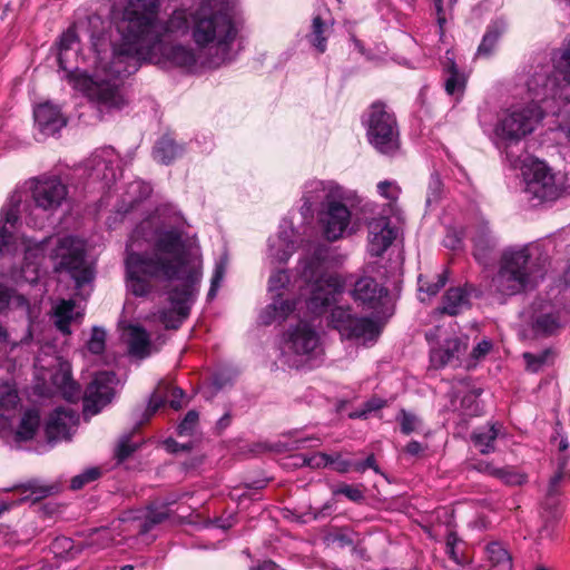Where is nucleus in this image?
I'll return each mask as SVG.
<instances>
[{
    "mask_svg": "<svg viewBox=\"0 0 570 570\" xmlns=\"http://www.w3.org/2000/svg\"><path fill=\"white\" fill-rule=\"evenodd\" d=\"M20 399L14 389H8L0 394V420L9 421L10 416L6 412L14 410Z\"/></svg>",
    "mask_w": 570,
    "mask_h": 570,
    "instance_id": "57",
    "label": "nucleus"
},
{
    "mask_svg": "<svg viewBox=\"0 0 570 570\" xmlns=\"http://www.w3.org/2000/svg\"><path fill=\"white\" fill-rule=\"evenodd\" d=\"M368 229V238L372 236H381L387 234V232H395V229L391 226V220L386 216H380L377 218H372L367 223Z\"/></svg>",
    "mask_w": 570,
    "mask_h": 570,
    "instance_id": "63",
    "label": "nucleus"
},
{
    "mask_svg": "<svg viewBox=\"0 0 570 570\" xmlns=\"http://www.w3.org/2000/svg\"><path fill=\"white\" fill-rule=\"evenodd\" d=\"M442 187L443 183L441 180L440 174L436 170L432 171L428 185V195L425 200L426 207L436 204L441 199Z\"/></svg>",
    "mask_w": 570,
    "mask_h": 570,
    "instance_id": "59",
    "label": "nucleus"
},
{
    "mask_svg": "<svg viewBox=\"0 0 570 570\" xmlns=\"http://www.w3.org/2000/svg\"><path fill=\"white\" fill-rule=\"evenodd\" d=\"M351 295L358 305L376 308L389 295V288L372 276H362L354 282Z\"/></svg>",
    "mask_w": 570,
    "mask_h": 570,
    "instance_id": "26",
    "label": "nucleus"
},
{
    "mask_svg": "<svg viewBox=\"0 0 570 570\" xmlns=\"http://www.w3.org/2000/svg\"><path fill=\"white\" fill-rule=\"evenodd\" d=\"M554 355L551 347H547L539 353L524 352L522 357L525 362V368L529 372L538 373L544 365L548 364L549 358Z\"/></svg>",
    "mask_w": 570,
    "mask_h": 570,
    "instance_id": "51",
    "label": "nucleus"
},
{
    "mask_svg": "<svg viewBox=\"0 0 570 570\" xmlns=\"http://www.w3.org/2000/svg\"><path fill=\"white\" fill-rule=\"evenodd\" d=\"M41 425L40 411L37 407L24 410L19 424L14 431V441L26 443L35 439Z\"/></svg>",
    "mask_w": 570,
    "mask_h": 570,
    "instance_id": "31",
    "label": "nucleus"
},
{
    "mask_svg": "<svg viewBox=\"0 0 570 570\" xmlns=\"http://www.w3.org/2000/svg\"><path fill=\"white\" fill-rule=\"evenodd\" d=\"M40 265L22 262L20 277L30 285H37L40 279Z\"/></svg>",
    "mask_w": 570,
    "mask_h": 570,
    "instance_id": "64",
    "label": "nucleus"
},
{
    "mask_svg": "<svg viewBox=\"0 0 570 570\" xmlns=\"http://www.w3.org/2000/svg\"><path fill=\"white\" fill-rule=\"evenodd\" d=\"M471 242L472 256L475 262L483 267L490 266L495 258L499 240L490 228L488 220L482 218L478 222Z\"/></svg>",
    "mask_w": 570,
    "mask_h": 570,
    "instance_id": "22",
    "label": "nucleus"
},
{
    "mask_svg": "<svg viewBox=\"0 0 570 570\" xmlns=\"http://www.w3.org/2000/svg\"><path fill=\"white\" fill-rule=\"evenodd\" d=\"M297 232L293 222L284 217L278 226V232L275 237L268 238L269 256L276 259L279 264H285L291 256L297 250L298 244L295 238Z\"/></svg>",
    "mask_w": 570,
    "mask_h": 570,
    "instance_id": "24",
    "label": "nucleus"
},
{
    "mask_svg": "<svg viewBox=\"0 0 570 570\" xmlns=\"http://www.w3.org/2000/svg\"><path fill=\"white\" fill-rule=\"evenodd\" d=\"M131 238H140L151 244L150 252H140L148 257L197 263V258L193 257L191 249L184 239L183 230L176 226L167 228L164 224L154 225L150 219H144L134 228Z\"/></svg>",
    "mask_w": 570,
    "mask_h": 570,
    "instance_id": "7",
    "label": "nucleus"
},
{
    "mask_svg": "<svg viewBox=\"0 0 570 570\" xmlns=\"http://www.w3.org/2000/svg\"><path fill=\"white\" fill-rule=\"evenodd\" d=\"M106 331L101 326H94L91 328L90 337L87 342V348L91 354L100 355L106 348Z\"/></svg>",
    "mask_w": 570,
    "mask_h": 570,
    "instance_id": "54",
    "label": "nucleus"
},
{
    "mask_svg": "<svg viewBox=\"0 0 570 570\" xmlns=\"http://www.w3.org/2000/svg\"><path fill=\"white\" fill-rule=\"evenodd\" d=\"M80 385L71 376H63L61 384L62 397L71 404L79 401Z\"/></svg>",
    "mask_w": 570,
    "mask_h": 570,
    "instance_id": "61",
    "label": "nucleus"
},
{
    "mask_svg": "<svg viewBox=\"0 0 570 570\" xmlns=\"http://www.w3.org/2000/svg\"><path fill=\"white\" fill-rule=\"evenodd\" d=\"M330 187V181L324 180H312L305 184L304 193H303V204L299 208V214L303 218L304 223H309L314 218V209L313 206L322 200L323 195L327 191Z\"/></svg>",
    "mask_w": 570,
    "mask_h": 570,
    "instance_id": "30",
    "label": "nucleus"
},
{
    "mask_svg": "<svg viewBox=\"0 0 570 570\" xmlns=\"http://www.w3.org/2000/svg\"><path fill=\"white\" fill-rule=\"evenodd\" d=\"M48 548L56 559L71 560L83 550L85 544L75 542L72 537H53Z\"/></svg>",
    "mask_w": 570,
    "mask_h": 570,
    "instance_id": "39",
    "label": "nucleus"
},
{
    "mask_svg": "<svg viewBox=\"0 0 570 570\" xmlns=\"http://www.w3.org/2000/svg\"><path fill=\"white\" fill-rule=\"evenodd\" d=\"M368 142L381 154L393 155L399 149L397 122L381 101L373 102L363 116Z\"/></svg>",
    "mask_w": 570,
    "mask_h": 570,
    "instance_id": "10",
    "label": "nucleus"
},
{
    "mask_svg": "<svg viewBox=\"0 0 570 570\" xmlns=\"http://www.w3.org/2000/svg\"><path fill=\"white\" fill-rule=\"evenodd\" d=\"M52 259L59 258L55 264L56 273H67L75 282L76 288H81L94 279V272L86 266V253L73 247L71 237L57 239V245L50 250Z\"/></svg>",
    "mask_w": 570,
    "mask_h": 570,
    "instance_id": "12",
    "label": "nucleus"
},
{
    "mask_svg": "<svg viewBox=\"0 0 570 570\" xmlns=\"http://www.w3.org/2000/svg\"><path fill=\"white\" fill-rule=\"evenodd\" d=\"M462 347H465V345H463L460 337H449L444 340L439 348L432 351L431 360L432 362L436 363L438 366L444 367L454 358L459 360V353L461 352Z\"/></svg>",
    "mask_w": 570,
    "mask_h": 570,
    "instance_id": "37",
    "label": "nucleus"
},
{
    "mask_svg": "<svg viewBox=\"0 0 570 570\" xmlns=\"http://www.w3.org/2000/svg\"><path fill=\"white\" fill-rule=\"evenodd\" d=\"M227 265L228 253L224 252L215 263L214 272L210 279V286L207 292V301H212L216 297L218 289L220 288L222 282L224 281Z\"/></svg>",
    "mask_w": 570,
    "mask_h": 570,
    "instance_id": "48",
    "label": "nucleus"
},
{
    "mask_svg": "<svg viewBox=\"0 0 570 570\" xmlns=\"http://www.w3.org/2000/svg\"><path fill=\"white\" fill-rule=\"evenodd\" d=\"M445 552L459 566L471 563L468 546L461 537H446Z\"/></svg>",
    "mask_w": 570,
    "mask_h": 570,
    "instance_id": "46",
    "label": "nucleus"
},
{
    "mask_svg": "<svg viewBox=\"0 0 570 570\" xmlns=\"http://www.w3.org/2000/svg\"><path fill=\"white\" fill-rule=\"evenodd\" d=\"M53 239L52 236L42 238L41 240L33 242L28 240V245L24 249L23 261L24 263H33L41 266V262L48 250V245Z\"/></svg>",
    "mask_w": 570,
    "mask_h": 570,
    "instance_id": "47",
    "label": "nucleus"
},
{
    "mask_svg": "<svg viewBox=\"0 0 570 570\" xmlns=\"http://www.w3.org/2000/svg\"><path fill=\"white\" fill-rule=\"evenodd\" d=\"M344 189L338 184L330 181V187L323 195L317 210V222L324 238L328 242L343 237L351 223L352 213L344 203Z\"/></svg>",
    "mask_w": 570,
    "mask_h": 570,
    "instance_id": "9",
    "label": "nucleus"
},
{
    "mask_svg": "<svg viewBox=\"0 0 570 570\" xmlns=\"http://www.w3.org/2000/svg\"><path fill=\"white\" fill-rule=\"evenodd\" d=\"M24 194L26 198H23L22 191H13L0 210V255L14 240V235L7 228V225L16 229L20 224L21 214L28 213L31 208L28 194Z\"/></svg>",
    "mask_w": 570,
    "mask_h": 570,
    "instance_id": "18",
    "label": "nucleus"
},
{
    "mask_svg": "<svg viewBox=\"0 0 570 570\" xmlns=\"http://www.w3.org/2000/svg\"><path fill=\"white\" fill-rule=\"evenodd\" d=\"M68 422L77 424L79 422L78 413L65 406L55 407L43 425L47 443L55 445L59 440H70V429Z\"/></svg>",
    "mask_w": 570,
    "mask_h": 570,
    "instance_id": "25",
    "label": "nucleus"
},
{
    "mask_svg": "<svg viewBox=\"0 0 570 570\" xmlns=\"http://www.w3.org/2000/svg\"><path fill=\"white\" fill-rule=\"evenodd\" d=\"M150 334L140 324L132 325L129 331L128 353L138 358H145L150 353Z\"/></svg>",
    "mask_w": 570,
    "mask_h": 570,
    "instance_id": "35",
    "label": "nucleus"
},
{
    "mask_svg": "<svg viewBox=\"0 0 570 570\" xmlns=\"http://www.w3.org/2000/svg\"><path fill=\"white\" fill-rule=\"evenodd\" d=\"M199 414L196 410H189L176 426L179 436L191 435L198 422Z\"/></svg>",
    "mask_w": 570,
    "mask_h": 570,
    "instance_id": "62",
    "label": "nucleus"
},
{
    "mask_svg": "<svg viewBox=\"0 0 570 570\" xmlns=\"http://www.w3.org/2000/svg\"><path fill=\"white\" fill-rule=\"evenodd\" d=\"M387 401L385 399L373 395L363 403V407L360 411H355L350 414L351 419H366L372 412H376L386 406Z\"/></svg>",
    "mask_w": 570,
    "mask_h": 570,
    "instance_id": "60",
    "label": "nucleus"
},
{
    "mask_svg": "<svg viewBox=\"0 0 570 570\" xmlns=\"http://www.w3.org/2000/svg\"><path fill=\"white\" fill-rule=\"evenodd\" d=\"M68 195L67 186L59 177L36 179L31 188V200L36 208L45 212L56 210L66 200Z\"/></svg>",
    "mask_w": 570,
    "mask_h": 570,
    "instance_id": "20",
    "label": "nucleus"
},
{
    "mask_svg": "<svg viewBox=\"0 0 570 570\" xmlns=\"http://www.w3.org/2000/svg\"><path fill=\"white\" fill-rule=\"evenodd\" d=\"M151 193L153 187L148 183L142 180H135L130 183L125 196L121 199L122 206L119 208V213H130L139 204L149 198Z\"/></svg>",
    "mask_w": 570,
    "mask_h": 570,
    "instance_id": "33",
    "label": "nucleus"
},
{
    "mask_svg": "<svg viewBox=\"0 0 570 570\" xmlns=\"http://www.w3.org/2000/svg\"><path fill=\"white\" fill-rule=\"evenodd\" d=\"M167 404V395H160L157 391H154L147 401V406L144 411L138 410L135 414L138 420L135 423V430H140L142 425L149 422L153 415H155L159 409Z\"/></svg>",
    "mask_w": 570,
    "mask_h": 570,
    "instance_id": "45",
    "label": "nucleus"
},
{
    "mask_svg": "<svg viewBox=\"0 0 570 570\" xmlns=\"http://www.w3.org/2000/svg\"><path fill=\"white\" fill-rule=\"evenodd\" d=\"M364 489L365 488L362 483L348 484L345 482H341L332 488V494L334 498L343 495L348 501L361 504L365 502Z\"/></svg>",
    "mask_w": 570,
    "mask_h": 570,
    "instance_id": "49",
    "label": "nucleus"
},
{
    "mask_svg": "<svg viewBox=\"0 0 570 570\" xmlns=\"http://www.w3.org/2000/svg\"><path fill=\"white\" fill-rule=\"evenodd\" d=\"M145 35L150 63L161 68H184L188 71L196 67L198 57L191 47L165 41L146 24Z\"/></svg>",
    "mask_w": 570,
    "mask_h": 570,
    "instance_id": "11",
    "label": "nucleus"
},
{
    "mask_svg": "<svg viewBox=\"0 0 570 570\" xmlns=\"http://www.w3.org/2000/svg\"><path fill=\"white\" fill-rule=\"evenodd\" d=\"M78 42H79L78 35L71 28H68L66 31H63L59 36V38L56 42V47L58 50L57 61H58V66H59L60 70L68 69L69 56H71L72 53H76V51H77V50L72 49V46Z\"/></svg>",
    "mask_w": 570,
    "mask_h": 570,
    "instance_id": "42",
    "label": "nucleus"
},
{
    "mask_svg": "<svg viewBox=\"0 0 570 570\" xmlns=\"http://www.w3.org/2000/svg\"><path fill=\"white\" fill-rule=\"evenodd\" d=\"M492 474L508 485H522L528 481L527 474L520 473L511 468L493 469Z\"/></svg>",
    "mask_w": 570,
    "mask_h": 570,
    "instance_id": "55",
    "label": "nucleus"
},
{
    "mask_svg": "<svg viewBox=\"0 0 570 570\" xmlns=\"http://www.w3.org/2000/svg\"><path fill=\"white\" fill-rule=\"evenodd\" d=\"M203 277L202 257H197V265L187 271L179 284L166 286L165 294L170 308L158 311V320L166 330L177 331L184 321L188 318L191 306L199 294L200 282Z\"/></svg>",
    "mask_w": 570,
    "mask_h": 570,
    "instance_id": "6",
    "label": "nucleus"
},
{
    "mask_svg": "<svg viewBox=\"0 0 570 570\" xmlns=\"http://www.w3.org/2000/svg\"><path fill=\"white\" fill-rule=\"evenodd\" d=\"M522 177L524 183V193L530 195V199H537L539 205L543 202H553L562 193L561 188L554 181V175L546 163L538 159L531 160L530 165L522 167Z\"/></svg>",
    "mask_w": 570,
    "mask_h": 570,
    "instance_id": "15",
    "label": "nucleus"
},
{
    "mask_svg": "<svg viewBox=\"0 0 570 570\" xmlns=\"http://www.w3.org/2000/svg\"><path fill=\"white\" fill-rule=\"evenodd\" d=\"M543 510L544 524L541 531H554V524L560 520L562 511L560 509V492L547 491L544 500L541 503Z\"/></svg>",
    "mask_w": 570,
    "mask_h": 570,
    "instance_id": "40",
    "label": "nucleus"
},
{
    "mask_svg": "<svg viewBox=\"0 0 570 570\" xmlns=\"http://www.w3.org/2000/svg\"><path fill=\"white\" fill-rule=\"evenodd\" d=\"M238 33L234 9L229 4H223L209 16L195 21L191 37L199 49H207V57L203 66L217 69L230 63L235 56L232 55V45Z\"/></svg>",
    "mask_w": 570,
    "mask_h": 570,
    "instance_id": "3",
    "label": "nucleus"
},
{
    "mask_svg": "<svg viewBox=\"0 0 570 570\" xmlns=\"http://www.w3.org/2000/svg\"><path fill=\"white\" fill-rule=\"evenodd\" d=\"M10 305L23 309L28 321L32 322L37 318L36 307L30 304L24 295L0 283V314Z\"/></svg>",
    "mask_w": 570,
    "mask_h": 570,
    "instance_id": "32",
    "label": "nucleus"
},
{
    "mask_svg": "<svg viewBox=\"0 0 570 570\" xmlns=\"http://www.w3.org/2000/svg\"><path fill=\"white\" fill-rule=\"evenodd\" d=\"M504 30L505 22L502 19L492 20L488 24L487 31L483 35L481 43L478 47L476 56L484 58L490 57L493 53L497 43L502 33L504 32Z\"/></svg>",
    "mask_w": 570,
    "mask_h": 570,
    "instance_id": "38",
    "label": "nucleus"
},
{
    "mask_svg": "<svg viewBox=\"0 0 570 570\" xmlns=\"http://www.w3.org/2000/svg\"><path fill=\"white\" fill-rule=\"evenodd\" d=\"M327 546L346 550L356 560H367L366 549L360 543L354 542L352 537H324Z\"/></svg>",
    "mask_w": 570,
    "mask_h": 570,
    "instance_id": "44",
    "label": "nucleus"
},
{
    "mask_svg": "<svg viewBox=\"0 0 570 570\" xmlns=\"http://www.w3.org/2000/svg\"><path fill=\"white\" fill-rule=\"evenodd\" d=\"M291 282L286 269H278L268 278V292L272 293V302L261 312L259 323L265 326L272 325L274 322L282 323L293 314L298 304V299L284 298L281 289L288 286Z\"/></svg>",
    "mask_w": 570,
    "mask_h": 570,
    "instance_id": "14",
    "label": "nucleus"
},
{
    "mask_svg": "<svg viewBox=\"0 0 570 570\" xmlns=\"http://www.w3.org/2000/svg\"><path fill=\"white\" fill-rule=\"evenodd\" d=\"M142 63H150L145 24H130L121 42L114 46L108 71L115 79L122 80L137 72Z\"/></svg>",
    "mask_w": 570,
    "mask_h": 570,
    "instance_id": "8",
    "label": "nucleus"
},
{
    "mask_svg": "<svg viewBox=\"0 0 570 570\" xmlns=\"http://www.w3.org/2000/svg\"><path fill=\"white\" fill-rule=\"evenodd\" d=\"M485 552L490 563L489 570H512V557L500 542L488 543Z\"/></svg>",
    "mask_w": 570,
    "mask_h": 570,
    "instance_id": "43",
    "label": "nucleus"
},
{
    "mask_svg": "<svg viewBox=\"0 0 570 570\" xmlns=\"http://www.w3.org/2000/svg\"><path fill=\"white\" fill-rule=\"evenodd\" d=\"M531 244L510 245L502 249L498 261V271L492 277L495 293L511 297L537 287L538 277H543L539 258H533Z\"/></svg>",
    "mask_w": 570,
    "mask_h": 570,
    "instance_id": "4",
    "label": "nucleus"
},
{
    "mask_svg": "<svg viewBox=\"0 0 570 570\" xmlns=\"http://www.w3.org/2000/svg\"><path fill=\"white\" fill-rule=\"evenodd\" d=\"M13 489L22 490L23 492L30 491L29 495H23L18 499L6 500L10 505V510L19 507L28 501L32 504L38 503L40 500L53 495L60 491L59 484L40 485L38 480H29L26 483L16 485Z\"/></svg>",
    "mask_w": 570,
    "mask_h": 570,
    "instance_id": "27",
    "label": "nucleus"
},
{
    "mask_svg": "<svg viewBox=\"0 0 570 570\" xmlns=\"http://www.w3.org/2000/svg\"><path fill=\"white\" fill-rule=\"evenodd\" d=\"M87 185L98 184V190L109 193L122 176V168L111 146L96 150L86 163Z\"/></svg>",
    "mask_w": 570,
    "mask_h": 570,
    "instance_id": "13",
    "label": "nucleus"
},
{
    "mask_svg": "<svg viewBox=\"0 0 570 570\" xmlns=\"http://www.w3.org/2000/svg\"><path fill=\"white\" fill-rule=\"evenodd\" d=\"M344 262V256L327 244L318 243L298 262V274L307 292L306 308L320 317L331 309L327 324L346 340L375 342L381 333L379 323L372 317H358L350 307L336 306L345 292L346 281L334 269Z\"/></svg>",
    "mask_w": 570,
    "mask_h": 570,
    "instance_id": "1",
    "label": "nucleus"
},
{
    "mask_svg": "<svg viewBox=\"0 0 570 570\" xmlns=\"http://www.w3.org/2000/svg\"><path fill=\"white\" fill-rule=\"evenodd\" d=\"M400 421V430L403 434L410 435L422 425V420L415 414L402 409L396 417Z\"/></svg>",
    "mask_w": 570,
    "mask_h": 570,
    "instance_id": "58",
    "label": "nucleus"
},
{
    "mask_svg": "<svg viewBox=\"0 0 570 570\" xmlns=\"http://www.w3.org/2000/svg\"><path fill=\"white\" fill-rule=\"evenodd\" d=\"M137 431L134 428L131 432L125 433L119 439L114 454L117 463L126 462L139 449L137 443L131 442L132 435Z\"/></svg>",
    "mask_w": 570,
    "mask_h": 570,
    "instance_id": "50",
    "label": "nucleus"
},
{
    "mask_svg": "<svg viewBox=\"0 0 570 570\" xmlns=\"http://www.w3.org/2000/svg\"><path fill=\"white\" fill-rule=\"evenodd\" d=\"M118 383L117 374L114 371L97 372L88 384L83 396V413L97 415L115 397L112 385Z\"/></svg>",
    "mask_w": 570,
    "mask_h": 570,
    "instance_id": "16",
    "label": "nucleus"
},
{
    "mask_svg": "<svg viewBox=\"0 0 570 570\" xmlns=\"http://www.w3.org/2000/svg\"><path fill=\"white\" fill-rule=\"evenodd\" d=\"M528 325L531 338L550 337L561 327L560 316L550 301L537 298L531 304Z\"/></svg>",
    "mask_w": 570,
    "mask_h": 570,
    "instance_id": "19",
    "label": "nucleus"
},
{
    "mask_svg": "<svg viewBox=\"0 0 570 570\" xmlns=\"http://www.w3.org/2000/svg\"><path fill=\"white\" fill-rule=\"evenodd\" d=\"M450 50L446 51L445 59L442 61L443 72L445 73L444 88L450 96H462L466 86V76L459 69L454 57H450Z\"/></svg>",
    "mask_w": 570,
    "mask_h": 570,
    "instance_id": "29",
    "label": "nucleus"
},
{
    "mask_svg": "<svg viewBox=\"0 0 570 570\" xmlns=\"http://www.w3.org/2000/svg\"><path fill=\"white\" fill-rule=\"evenodd\" d=\"M176 500H153L145 507L131 509L124 513L122 521L136 524L137 534H148L157 525L168 520L171 515L169 507Z\"/></svg>",
    "mask_w": 570,
    "mask_h": 570,
    "instance_id": "17",
    "label": "nucleus"
},
{
    "mask_svg": "<svg viewBox=\"0 0 570 570\" xmlns=\"http://www.w3.org/2000/svg\"><path fill=\"white\" fill-rule=\"evenodd\" d=\"M396 237L395 232H387L385 235L372 236L368 238V253L371 256L380 257L387 250Z\"/></svg>",
    "mask_w": 570,
    "mask_h": 570,
    "instance_id": "53",
    "label": "nucleus"
},
{
    "mask_svg": "<svg viewBox=\"0 0 570 570\" xmlns=\"http://www.w3.org/2000/svg\"><path fill=\"white\" fill-rule=\"evenodd\" d=\"M102 472L98 466H91L86 469L83 472L75 475L70 480V489L73 491L82 489L86 484L98 480Z\"/></svg>",
    "mask_w": 570,
    "mask_h": 570,
    "instance_id": "56",
    "label": "nucleus"
},
{
    "mask_svg": "<svg viewBox=\"0 0 570 570\" xmlns=\"http://www.w3.org/2000/svg\"><path fill=\"white\" fill-rule=\"evenodd\" d=\"M97 104L98 111L102 115L120 111L126 106V100L117 87H107L98 91Z\"/></svg>",
    "mask_w": 570,
    "mask_h": 570,
    "instance_id": "41",
    "label": "nucleus"
},
{
    "mask_svg": "<svg viewBox=\"0 0 570 570\" xmlns=\"http://www.w3.org/2000/svg\"><path fill=\"white\" fill-rule=\"evenodd\" d=\"M501 424L493 423L479 428L471 433V441L481 454L494 451V442L499 436Z\"/></svg>",
    "mask_w": 570,
    "mask_h": 570,
    "instance_id": "36",
    "label": "nucleus"
},
{
    "mask_svg": "<svg viewBox=\"0 0 570 570\" xmlns=\"http://www.w3.org/2000/svg\"><path fill=\"white\" fill-rule=\"evenodd\" d=\"M470 307V302L466 299L464 288L450 287L442 296L441 305L436 308L440 314L449 316H456L461 313L462 307Z\"/></svg>",
    "mask_w": 570,
    "mask_h": 570,
    "instance_id": "34",
    "label": "nucleus"
},
{
    "mask_svg": "<svg viewBox=\"0 0 570 570\" xmlns=\"http://www.w3.org/2000/svg\"><path fill=\"white\" fill-rule=\"evenodd\" d=\"M284 341L295 354L308 355L318 346L320 335L312 323L298 320L284 333Z\"/></svg>",
    "mask_w": 570,
    "mask_h": 570,
    "instance_id": "23",
    "label": "nucleus"
},
{
    "mask_svg": "<svg viewBox=\"0 0 570 570\" xmlns=\"http://www.w3.org/2000/svg\"><path fill=\"white\" fill-rule=\"evenodd\" d=\"M186 153V146L178 144L171 136L163 135L154 145V159L165 166L171 165L176 159L181 158Z\"/></svg>",
    "mask_w": 570,
    "mask_h": 570,
    "instance_id": "28",
    "label": "nucleus"
},
{
    "mask_svg": "<svg viewBox=\"0 0 570 570\" xmlns=\"http://www.w3.org/2000/svg\"><path fill=\"white\" fill-rule=\"evenodd\" d=\"M325 22L321 16H316L312 20V31L307 36L309 43L321 53L326 50V38L324 37Z\"/></svg>",
    "mask_w": 570,
    "mask_h": 570,
    "instance_id": "52",
    "label": "nucleus"
},
{
    "mask_svg": "<svg viewBox=\"0 0 570 570\" xmlns=\"http://www.w3.org/2000/svg\"><path fill=\"white\" fill-rule=\"evenodd\" d=\"M35 128L37 141H43L48 137L56 136L67 126V118L63 117L58 106L46 101L33 109Z\"/></svg>",
    "mask_w": 570,
    "mask_h": 570,
    "instance_id": "21",
    "label": "nucleus"
},
{
    "mask_svg": "<svg viewBox=\"0 0 570 570\" xmlns=\"http://www.w3.org/2000/svg\"><path fill=\"white\" fill-rule=\"evenodd\" d=\"M552 62V72H535L527 81L532 102L508 109L499 117L494 132L505 148L530 135L544 118L546 112L538 102L561 97L563 87L570 86V40L564 48L553 50Z\"/></svg>",
    "mask_w": 570,
    "mask_h": 570,
    "instance_id": "2",
    "label": "nucleus"
},
{
    "mask_svg": "<svg viewBox=\"0 0 570 570\" xmlns=\"http://www.w3.org/2000/svg\"><path fill=\"white\" fill-rule=\"evenodd\" d=\"M197 263L175 262L166 257H148L146 254L126 247L125 269L128 291L135 297H147L153 286L150 279L173 286Z\"/></svg>",
    "mask_w": 570,
    "mask_h": 570,
    "instance_id": "5",
    "label": "nucleus"
}]
</instances>
